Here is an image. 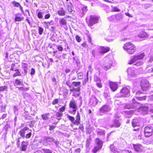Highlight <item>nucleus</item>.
Wrapping results in <instances>:
<instances>
[{
  "label": "nucleus",
  "instance_id": "1",
  "mask_svg": "<svg viewBox=\"0 0 153 153\" xmlns=\"http://www.w3.org/2000/svg\"><path fill=\"white\" fill-rule=\"evenodd\" d=\"M145 56L144 53H141L133 56L128 61V64L130 65L136 63L134 65L138 67L142 65L144 62L142 59Z\"/></svg>",
  "mask_w": 153,
  "mask_h": 153
},
{
  "label": "nucleus",
  "instance_id": "2",
  "mask_svg": "<svg viewBox=\"0 0 153 153\" xmlns=\"http://www.w3.org/2000/svg\"><path fill=\"white\" fill-rule=\"evenodd\" d=\"M123 48L130 54L133 53L136 50L134 45L130 42H127L125 43L123 46Z\"/></svg>",
  "mask_w": 153,
  "mask_h": 153
},
{
  "label": "nucleus",
  "instance_id": "3",
  "mask_svg": "<svg viewBox=\"0 0 153 153\" xmlns=\"http://www.w3.org/2000/svg\"><path fill=\"white\" fill-rule=\"evenodd\" d=\"M112 64V60L106 57L104 59L102 67L105 70L107 71L111 68Z\"/></svg>",
  "mask_w": 153,
  "mask_h": 153
},
{
  "label": "nucleus",
  "instance_id": "4",
  "mask_svg": "<svg viewBox=\"0 0 153 153\" xmlns=\"http://www.w3.org/2000/svg\"><path fill=\"white\" fill-rule=\"evenodd\" d=\"M100 17L96 15H91L90 16L88 25L92 27L94 25L98 22Z\"/></svg>",
  "mask_w": 153,
  "mask_h": 153
},
{
  "label": "nucleus",
  "instance_id": "5",
  "mask_svg": "<svg viewBox=\"0 0 153 153\" xmlns=\"http://www.w3.org/2000/svg\"><path fill=\"white\" fill-rule=\"evenodd\" d=\"M81 82H73L72 84V87L70 90L71 92L74 91L79 92L80 90V85Z\"/></svg>",
  "mask_w": 153,
  "mask_h": 153
},
{
  "label": "nucleus",
  "instance_id": "6",
  "mask_svg": "<svg viewBox=\"0 0 153 153\" xmlns=\"http://www.w3.org/2000/svg\"><path fill=\"white\" fill-rule=\"evenodd\" d=\"M130 88L129 86L123 88L121 90L120 96L122 97H127L130 96Z\"/></svg>",
  "mask_w": 153,
  "mask_h": 153
},
{
  "label": "nucleus",
  "instance_id": "7",
  "mask_svg": "<svg viewBox=\"0 0 153 153\" xmlns=\"http://www.w3.org/2000/svg\"><path fill=\"white\" fill-rule=\"evenodd\" d=\"M96 142L97 146H95L93 149V152L94 153H96L100 149H101L102 146V142L99 138L96 139Z\"/></svg>",
  "mask_w": 153,
  "mask_h": 153
},
{
  "label": "nucleus",
  "instance_id": "8",
  "mask_svg": "<svg viewBox=\"0 0 153 153\" xmlns=\"http://www.w3.org/2000/svg\"><path fill=\"white\" fill-rule=\"evenodd\" d=\"M140 85L141 88L143 91L146 90L149 86V82L146 80L143 79L141 80Z\"/></svg>",
  "mask_w": 153,
  "mask_h": 153
},
{
  "label": "nucleus",
  "instance_id": "9",
  "mask_svg": "<svg viewBox=\"0 0 153 153\" xmlns=\"http://www.w3.org/2000/svg\"><path fill=\"white\" fill-rule=\"evenodd\" d=\"M148 109L147 106H143L138 108V111L143 114H146L148 113Z\"/></svg>",
  "mask_w": 153,
  "mask_h": 153
},
{
  "label": "nucleus",
  "instance_id": "10",
  "mask_svg": "<svg viewBox=\"0 0 153 153\" xmlns=\"http://www.w3.org/2000/svg\"><path fill=\"white\" fill-rule=\"evenodd\" d=\"M110 50V48L109 47L103 46H100L98 49V52L100 54H104L108 52Z\"/></svg>",
  "mask_w": 153,
  "mask_h": 153
},
{
  "label": "nucleus",
  "instance_id": "11",
  "mask_svg": "<svg viewBox=\"0 0 153 153\" xmlns=\"http://www.w3.org/2000/svg\"><path fill=\"white\" fill-rule=\"evenodd\" d=\"M121 120L120 119H114L113 120V124L110 125V127H115L117 128L119 127L121 125Z\"/></svg>",
  "mask_w": 153,
  "mask_h": 153
},
{
  "label": "nucleus",
  "instance_id": "12",
  "mask_svg": "<svg viewBox=\"0 0 153 153\" xmlns=\"http://www.w3.org/2000/svg\"><path fill=\"white\" fill-rule=\"evenodd\" d=\"M133 147L134 150L138 152H140L143 151V147L140 144H133Z\"/></svg>",
  "mask_w": 153,
  "mask_h": 153
},
{
  "label": "nucleus",
  "instance_id": "13",
  "mask_svg": "<svg viewBox=\"0 0 153 153\" xmlns=\"http://www.w3.org/2000/svg\"><path fill=\"white\" fill-rule=\"evenodd\" d=\"M109 85L110 88L113 91H116L118 88L117 84L115 82H110L109 83Z\"/></svg>",
  "mask_w": 153,
  "mask_h": 153
},
{
  "label": "nucleus",
  "instance_id": "14",
  "mask_svg": "<svg viewBox=\"0 0 153 153\" xmlns=\"http://www.w3.org/2000/svg\"><path fill=\"white\" fill-rule=\"evenodd\" d=\"M111 109V108L107 105H105L102 106L100 109V112L104 113L109 111Z\"/></svg>",
  "mask_w": 153,
  "mask_h": 153
},
{
  "label": "nucleus",
  "instance_id": "15",
  "mask_svg": "<svg viewBox=\"0 0 153 153\" xmlns=\"http://www.w3.org/2000/svg\"><path fill=\"white\" fill-rule=\"evenodd\" d=\"M69 5L68 3H67L66 4V7L67 10L69 13H71L72 14L74 13L75 11L74 10L72 9V7L73 6V4L71 2L69 3Z\"/></svg>",
  "mask_w": 153,
  "mask_h": 153
},
{
  "label": "nucleus",
  "instance_id": "16",
  "mask_svg": "<svg viewBox=\"0 0 153 153\" xmlns=\"http://www.w3.org/2000/svg\"><path fill=\"white\" fill-rule=\"evenodd\" d=\"M66 12L64 9L61 7L59 8L57 11V13L58 15L61 16H63L65 15Z\"/></svg>",
  "mask_w": 153,
  "mask_h": 153
},
{
  "label": "nucleus",
  "instance_id": "17",
  "mask_svg": "<svg viewBox=\"0 0 153 153\" xmlns=\"http://www.w3.org/2000/svg\"><path fill=\"white\" fill-rule=\"evenodd\" d=\"M127 72L128 76H134L135 75L134 70L131 68H129L127 69Z\"/></svg>",
  "mask_w": 153,
  "mask_h": 153
},
{
  "label": "nucleus",
  "instance_id": "18",
  "mask_svg": "<svg viewBox=\"0 0 153 153\" xmlns=\"http://www.w3.org/2000/svg\"><path fill=\"white\" fill-rule=\"evenodd\" d=\"M153 129L151 126L146 127L144 129V133H150L153 132Z\"/></svg>",
  "mask_w": 153,
  "mask_h": 153
},
{
  "label": "nucleus",
  "instance_id": "19",
  "mask_svg": "<svg viewBox=\"0 0 153 153\" xmlns=\"http://www.w3.org/2000/svg\"><path fill=\"white\" fill-rule=\"evenodd\" d=\"M76 120L74 123V124L75 125H78L80 123V114L78 111H77V113L76 116Z\"/></svg>",
  "mask_w": 153,
  "mask_h": 153
},
{
  "label": "nucleus",
  "instance_id": "20",
  "mask_svg": "<svg viewBox=\"0 0 153 153\" xmlns=\"http://www.w3.org/2000/svg\"><path fill=\"white\" fill-rule=\"evenodd\" d=\"M28 145V143L25 141H23L21 144V150H22L25 151Z\"/></svg>",
  "mask_w": 153,
  "mask_h": 153
},
{
  "label": "nucleus",
  "instance_id": "21",
  "mask_svg": "<svg viewBox=\"0 0 153 153\" xmlns=\"http://www.w3.org/2000/svg\"><path fill=\"white\" fill-rule=\"evenodd\" d=\"M132 124L133 127L139 126L140 125V123L138 120L134 119L132 121Z\"/></svg>",
  "mask_w": 153,
  "mask_h": 153
},
{
  "label": "nucleus",
  "instance_id": "22",
  "mask_svg": "<svg viewBox=\"0 0 153 153\" xmlns=\"http://www.w3.org/2000/svg\"><path fill=\"white\" fill-rule=\"evenodd\" d=\"M87 10V7H84L82 9L80 12L81 14L80 16L81 17H82L86 14Z\"/></svg>",
  "mask_w": 153,
  "mask_h": 153
},
{
  "label": "nucleus",
  "instance_id": "23",
  "mask_svg": "<svg viewBox=\"0 0 153 153\" xmlns=\"http://www.w3.org/2000/svg\"><path fill=\"white\" fill-rule=\"evenodd\" d=\"M69 107L72 108H75L77 107L76 103L75 100H73L71 101L69 103Z\"/></svg>",
  "mask_w": 153,
  "mask_h": 153
},
{
  "label": "nucleus",
  "instance_id": "24",
  "mask_svg": "<svg viewBox=\"0 0 153 153\" xmlns=\"http://www.w3.org/2000/svg\"><path fill=\"white\" fill-rule=\"evenodd\" d=\"M28 130V128L26 127H25L19 131V134H25V133H27V134H31L30 132L28 133V132H27V131Z\"/></svg>",
  "mask_w": 153,
  "mask_h": 153
},
{
  "label": "nucleus",
  "instance_id": "25",
  "mask_svg": "<svg viewBox=\"0 0 153 153\" xmlns=\"http://www.w3.org/2000/svg\"><path fill=\"white\" fill-rule=\"evenodd\" d=\"M19 15L18 14H15V17L14 19V20L15 22H20L22 20H23L24 19V17H21L19 16H18Z\"/></svg>",
  "mask_w": 153,
  "mask_h": 153
},
{
  "label": "nucleus",
  "instance_id": "26",
  "mask_svg": "<svg viewBox=\"0 0 153 153\" xmlns=\"http://www.w3.org/2000/svg\"><path fill=\"white\" fill-rule=\"evenodd\" d=\"M59 23L60 25L63 26H65L67 25V22L66 19L64 18H62L59 20Z\"/></svg>",
  "mask_w": 153,
  "mask_h": 153
},
{
  "label": "nucleus",
  "instance_id": "27",
  "mask_svg": "<svg viewBox=\"0 0 153 153\" xmlns=\"http://www.w3.org/2000/svg\"><path fill=\"white\" fill-rule=\"evenodd\" d=\"M103 96L107 99H109L110 98V96L108 91L107 90L105 91L103 94Z\"/></svg>",
  "mask_w": 153,
  "mask_h": 153
},
{
  "label": "nucleus",
  "instance_id": "28",
  "mask_svg": "<svg viewBox=\"0 0 153 153\" xmlns=\"http://www.w3.org/2000/svg\"><path fill=\"white\" fill-rule=\"evenodd\" d=\"M138 37L141 38H144L147 36V34L144 31H141L138 35Z\"/></svg>",
  "mask_w": 153,
  "mask_h": 153
},
{
  "label": "nucleus",
  "instance_id": "29",
  "mask_svg": "<svg viewBox=\"0 0 153 153\" xmlns=\"http://www.w3.org/2000/svg\"><path fill=\"white\" fill-rule=\"evenodd\" d=\"M3 130L5 131L6 132L5 134L7 133L8 132H7L10 130V126L8 124H6L4 127Z\"/></svg>",
  "mask_w": 153,
  "mask_h": 153
},
{
  "label": "nucleus",
  "instance_id": "30",
  "mask_svg": "<svg viewBox=\"0 0 153 153\" xmlns=\"http://www.w3.org/2000/svg\"><path fill=\"white\" fill-rule=\"evenodd\" d=\"M121 16L120 15H116L115 16H112L109 18L110 21H113V19H114L115 18L117 20H119L120 18H121Z\"/></svg>",
  "mask_w": 153,
  "mask_h": 153
},
{
  "label": "nucleus",
  "instance_id": "31",
  "mask_svg": "<svg viewBox=\"0 0 153 153\" xmlns=\"http://www.w3.org/2000/svg\"><path fill=\"white\" fill-rule=\"evenodd\" d=\"M45 141L48 142H54L55 140L53 138L49 137H45L44 138Z\"/></svg>",
  "mask_w": 153,
  "mask_h": 153
},
{
  "label": "nucleus",
  "instance_id": "32",
  "mask_svg": "<svg viewBox=\"0 0 153 153\" xmlns=\"http://www.w3.org/2000/svg\"><path fill=\"white\" fill-rule=\"evenodd\" d=\"M136 105H132L130 104H126L125 106V108L130 109V108H134L136 107Z\"/></svg>",
  "mask_w": 153,
  "mask_h": 153
},
{
  "label": "nucleus",
  "instance_id": "33",
  "mask_svg": "<svg viewBox=\"0 0 153 153\" xmlns=\"http://www.w3.org/2000/svg\"><path fill=\"white\" fill-rule=\"evenodd\" d=\"M49 115V113L46 114H43L41 115V117H42V118L43 120H48V115Z\"/></svg>",
  "mask_w": 153,
  "mask_h": 153
},
{
  "label": "nucleus",
  "instance_id": "34",
  "mask_svg": "<svg viewBox=\"0 0 153 153\" xmlns=\"http://www.w3.org/2000/svg\"><path fill=\"white\" fill-rule=\"evenodd\" d=\"M15 71H16V72L13 74V77H14L17 76H20L21 75V73L18 70L16 69L15 70Z\"/></svg>",
  "mask_w": 153,
  "mask_h": 153
},
{
  "label": "nucleus",
  "instance_id": "35",
  "mask_svg": "<svg viewBox=\"0 0 153 153\" xmlns=\"http://www.w3.org/2000/svg\"><path fill=\"white\" fill-rule=\"evenodd\" d=\"M94 80L96 82H101V79L96 75L94 76Z\"/></svg>",
  "mask_w": 153,
  "mask_h": 153
},
{
  "label": "nucleus",
  "instance_id": "36",
  "mask_svg": "<svg viewBox=\"0 0 153 153\" xmlns=\"http://www.w3.org/2000/svg\"><path fill=\"white\" fill-rule=\"evenodd\" d=\"M11 3L13 5L14 7H19L20 5L19 3L15 1H12Z\"/></svg>",
  "mask_w": 153,
  "mask_h": 153
},
{
  "label": "nucleus",
  "instance_id": "37",
  "mask_svg": "<svg viewBox=\"0 0 153 153\" xmlns=\"http://www.w3.org/2000/svg\"><path fill=\"white\" fill-rule=\"evenodd\" d=\"M35 123L34 121H30L27 122V125H29L30 127H32L33 126L34 124Z\"/></svg>",
  "mask_w": 153,
  "mask_h": 153
},
{
  "label": "nucleus",
  "instance_id": "38",
  "mask_svg": "<svg viewBox=\"0 0 153 153\" xmlns=\"http://www.w3.org/2000/svg\"><path fill=\"white\" fill-rule=\"evenodd\" d=\"M91 140V139L90 137H89L87 140L86 145V147L88 148L89 147Z\"/></svg>",
  "mask_w": 153,
  "mask_h": 153
},
{
  "label": "nucleus",
  "instance_id": "39",
  "mask_svg": "<svg viewBox=\"0 0 153 153\" xmlns=\"http://www.w3.org/2000/svg\"><path fill=\"white\" fill-rule=\"evenodd\" d=\"M136 98L137 99V100H143L146 99V96H143L140 97H136Z\"/></svg>",
  "mask_w": 153,
  "mask_h": 153
},
{
  "label": "nucleus",
  "instance_id": "40",
  "mask_svg": "<svg viewBox=\"0 0 153 153\" xmlns=\"http://www.w3.org/2000/svg\"><path fill=\"white\" fill-rule=\"evenodd\" d=\"M77 76L78 78L81 79L83 78V74L82 72L77 73Z\"/></svg>",
  "mask_w": 153,
  "mask_h": 153
},
{
  "label": "nucleus",
  "instance_id": "41",
  "mask_svg": "<svg viewBox=\"0 0 153 153\" xmlns=\"http://www.w3.org/2000/svg\"><path fill=\"white\" fill-rule=\"evenodd\" d=\"M92 100L94 101V102H93L92 104L94 105H95L97 103L98 100L96 98H94L92 99L91 100L90 102H91Z\"/></svg>",
  "mask_w": 153,
  "mask_h": 153
},
{
  "label": "nucleus",
  "instance_id": "42",
  "mask_svg": "<svg viewBox=\"0 0 153 153\" xmlns=\"http://www.w3.org/2000/svg\"><path fill=\"white\" fill-rule=\"evenodd\" d=\"M38 31L39 34L40 35H42L44 31V29L42 27L39 26L38 27Z\"/></svg>",
  "mask_w": 153,
  "mask_h": 153
},
{
  "label": "nucleus",
  "instance_id": "43",
  "mask_svg": "<svg viewBox=\"0 0 153 153\" xmlns=\"http://www.w3.org/2000/svg\"><path fill=\"white\" fill-rule=\"evenodd\" d=\"M22 80L21 81L18 79H16L15 80V84L16 85H19L22 84Z\"/></svg>",
  "mask_w": 153,
  "mask_h": 153
},
{
  "label": "nucleus",
  "instance_id": "44",
  "mask_svg": "<svg viewBox=\"0 0 153 153\" xmlns=\"http://www.w3.org/2000/svg\"><path fill=\"white\" fill-rule=\"evenodd\" d=\"M7 88V87L6 86H1L0 87V92L1 91H3L5 90H6Z\"/></svg>",
  "mask_w": 153,
  "mask_h": 153
},
{
  "label": "nucleus",
  "instance_id": "45",
  "mask_svg": "<svg viewBox=\"0 0 153 153\" xmlns=\"http://www.w3.org/2000/svg\"><path fill=\"white\" fill-rule=\"evenodd\" d=\"M42 150L44 153H52V151L48 149H43Z\"/></svg>",
  "mask_w": 153,
  "mask_h": 153
},
{
  "label": "nucleus",
  "instance_id": "46",
  "mask_svg": "<svg viewBox=\"0 0 153 153\" xmlns=\"http://www.w3.org/2000/svg\"><path fill=\"white\" fill-rule=\"evenodd\" d=\"M68 118L69 119V120L71 121L72 122H74L75 119L72 116H71L70 115H68Z\"/></svg>",
  "mask_w": 153,
  "mask_h": 153
},
{
  "label": "nucleus",
  "instance_id": "47",
  "mask_svg": "<svg viewBox=\"0 0 153 153\" xmlns=\"http://www.w3.org/2000/svg\"><path fill=\"white\" fill-rule=\"evenodd\" d=\"M13 111L14 114H17L18 113V109L17 107L16 106H14L13 107Z\"/></svg>",
  "mask_w": 153,
  "mask_h": 153
},
{
  "label": "nucleus",
  "instance_id": "48",
  "mask_svg": "<svg viewBox=\"0 0 153 153\" xmlns=\"http://www.w3.org/2000/svg\"><path fill=\"white\" fill-rule=\"evenodd\" d=\"M76 63V65L78 67V68L77 70H79L80 68V62L79 61V59H78L75 62Z\"/></svg>",
  "mask_w": 153,
  "mask_h": 153
},
{
  "label": "nucleus",
  "instance_id": "49",
  "mask_svg": "<svg viewBox=\"0 0 153 153\" xmlns=\"http://www.w3.org/2000/svg\"><path fill=\"white\" fill-rule=\"evenodd\" d=\"M66 84L69 87L70 89H71L72 87V85H71L70 84V81L69 80H67L66 82Z\"/></svg>",
  "mask_w": 153,
  "mask_h": 153
},
{
  "label": "nucleus",
  "instance_id": "50",
  "mask_svg": "<svg viewBox=\"0 0 153 153\" xmlns=\"http://www.w3.org/2000/svg\"><path fill=\"white\" fill-rule=\"evenodd\" d=\"M101 82H96V84L97 86L100 88H102V84Z\"/></svg>",
  "mask_w": 153,
  "mask_h": 153
},
{
  "label": "nucleus",
  "instance_id": "51",
  "mask_svg": "<svg viewBox=\"0 0 153 153\" xmlns=\"http://www.w3.org/2000/svg\"><path fill=\"white\" fill-rule=\"evenodd\" d=\"M76 39L78 42H80L81 40V39L80 37L78 35H77L76 36Z\"/></svg>",
  "mask_w": 153,
  "mask_h": 153
},
{
  "label": "nucleus",
  "instance_id": "52",
  "mask_svg": "<svg viewBox=\"0 0 153 153\" xmlns=\"http://www.w3.org/2000/svg\"><path fill=\"white\" fill-rule=\"evenodd\" d=\"M58 102H59V100H58V99H55L53 100V101L52 102V104L54 105L57 104V103H58Z\"/></svg>",
  "mask_w": 153,
  "mask_h": 153
},
{
  "label": "nucleus",
  "instance_id": "53",
  "mask_svg": "<svg viewBox=\"0 0 153 153\" xmlns=\"http://www.w3.org/2000/svg\"><path fill=\"white\" fill-rule=\"evenodd\" d=\"M62 114L61 113H60L59 112H57L55 115L57 117H61L62 116Z\"/></svg>",
  "mask_w": 153,
  "mask_h": 153
},
{
  "label": "nucleus",
  "instance_id": "54",
  "mask_svg": "<svg viewBox=\"0 0 153 153\" xmlns=\"http://www.w3.org/2000/svg\"><path fill=\"white\" fill-rule=\"evenodd\" d=\"M37 16L39 19H41L42 18L43 16L42 14V13L41 12H39L37 14Z\"/></svg>",
  "mask_w": 153,
  "mask_h": 153
},
{
  "label": "nucleus",
  "instance_id": "55",
  "mask_svg": "<svg viewBox=\"0 0 153 153\" xmlns=\"http://www.w3.org/2000/svg\"><path fill=\"white\" fill-rule=\"evenodd\" d=\"M35 73V70L34 68H32L31 69V71L30 73V74L31 75H33Z\"/></svg>",
  "mask_w": 153,
  "mask_h": 153
},
{
  "label": "nucleus",
  "instance_id": "56",
  "mask_svg": "<svg viewBox=\"0 0 153 153\" xmlns=\"http://www.w3.org/2000/svg\"><path fill=\"white\" fill-rule=\"evenodd\" d=\"M55 128V126H50L49 129L51 131V132H50V133H53L52 131L53 129Z\"/></svg>",
  "mask_w": 153,
  "mask_h": 153
},
{
  "label": "nucleus",
  "instance_id": "57",
  "mask_svg": "<svg viewBox=\"0 0 153 153\" xmlns=\"http://www.w3.org/2000/svg\"><path fill=\"white\" fill-rule=\"evenodd\" d=\"M57 48L59 51H62L63 50V48L61 46V45L57 46Z\"/></svg>",
  "mask_w": 153,
  "mask_h": 153
},
{
  "label": "nucleus",
  "instance_id": "58",
  "mask_svg": "<svg viewBox=\"0 0 153 153\" xmlns=\"http://www.w3.org/2000/svg\"><path fill=\"white\" fill-rule=\"evenodd\" d=\"M48 25L49 26H51L52 25H54V22L53 20H51L50 21L48 22Z\"/></svg>",
  "mask_w": 153,
  "mask_h": 153
},
{
  "label": "nucleus",
  "instance_id": "59",
  "mask_svg": "<svg viewBox=\"0 0 153 153\" xmlns=\"http://www.w3.org/2000/svg\"><path fill=\"white\" fill-rule=\"evenodd\" d=\"M51 16V15L50 13L45 15V18L46 19H49Z\"/></svg>",
  "mask_w": 153,
  "mask_h": 153
},
{
  "label": "nucleus",
  "instance_id": "60",
  "mask_svg": "<svg viewBox=\"0 0 153 153\" xmlns=\"http://www.w3.org/2000/svg\"><path fill=\"white\" fill-rule=\"evenodd\" d=\"M56 29V27L55 26H52L50 28V30L51 31H53L55 30Z\"/></svg>",
  "mask_w": 153,
  "mask_h": 153
},
{
  "label": "nucleus",
  "instance_id": "61",
  "mask_svg": "<svg viewBox=\"0 0 153 153\" xmlns=\"http://www.w3.org/2000/svg\"><path fill=\"white\" fill-rule=\"evenodd\" d=\"M153 61V56H151L148 62L151 63Z\"/></svg>",
  "mask_w": 153,
  "mask_h": 153
},
{
  "label": "nucleus",
  "instance_id": "62",
  "mask_svg": "<svg viewBox=\"0 0 153 153\" xmlns=\"http://www.w3.org/2000/svg\"><path fill=\"white\" fill-rule=\"evenodd\" d=\"M65 108L64 106H62L59 109V111L60 112H62L64 111L65 110Z\"/></svg>",
  "mask_w": 153,
  "mask_h": 153
},
{
  "label": "nucleus",
  "instance_id": "63",
  "mask_svg": "<svg viewBox=\"0 0 153 153\" xmlns=\"http://www.w3.org/2000/svg\"><path fill=\"white\" fill-rule=\"evenodd\" d=\"M110 149L111 151H113L114 149H115L114 148V146L113 145H111L110 146Z\"/></svg>",
  "mask_w": 153,
  "mask_h": 153
},
{
  "label": "nucleus",
  "instance_id": "64",
  "mask_svg": "<svg viewBox=\"0 0 153 153\" xmlns=\"http://www.w3.org/2000/svg\"><path fill=\"white\" fill-rule=\"evenodd\" d=\"M15 66V64L14 63H12L11 65V68H10V70L12 71L14 70V67Z\"/></svg>",
  "mask_w": 153,
  "mask_h": 153
}]
</instances>
